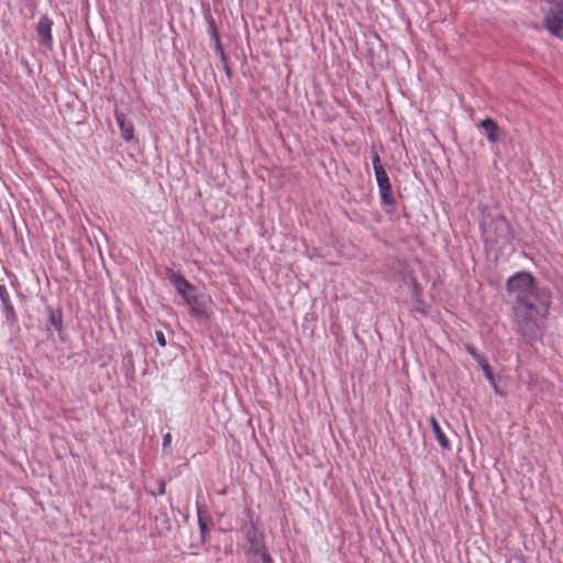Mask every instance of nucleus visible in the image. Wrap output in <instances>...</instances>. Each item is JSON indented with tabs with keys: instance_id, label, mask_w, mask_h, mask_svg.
Wrapping results in <instances>:
<instances>
[{
	"instance_id": "obj_24",
	"label": "nucleus",
	"mask_w": 563,
	"mask_h": 563,
	"mask_svg": "<svg viewBox=\"0 0 563 563\" xmlns=\"http://www.w3.org/2000/svg\"><path fill=\"white\" fill-rule=\"evenodd\" d=\"M221 62H222L223 69H224V73H225L227 77L229 79H231L232 76H233V71H232V68L230 67V63H229L228 56H225V59H221Z\"/></svg>"
},
{
	"instance_id": "obj_23",
	"label": "nucleus",
	"mask_w": 563,
	"mask_h": 563,
	"mask_svg": "<svg viewBox=\"0 0 563 563\" xmlns=\"http://www.w3.org/2000/svg\"><path fill=\"white\" fill-rule=\"evenodd\" d=\"M214 48H216L217 54H219L220 59H225L227 54L223 49L220 38H216Z\"/></svg>"
},
{
	"instance_id": "obj_1",
	"label": "nucleus",
	"mask_w": 563,
	"mask_h": 563,
	"mask_svg": "<svg viewBox=\"0 0 563 563\" xmlns=\"http://www.w3.org/2000/svg\"><path fill=\"white\" fill-rule=\"evenodd\" d=\"M539 300L514 302V330L527 344L541 341L545 330L552 296L542 292Z\"/></svg>"
},
{
	"instance_id": "obj_25",
	"label": "nucleus",
	"mask_w": 563,
	"mask_h": 563,
	"mask_svg": "<svg viewBox=\"0 0 563 563\" xmlns=\"http://www.w3.org/2000/svg\"><path fill=\"white\" fill-rule=\"evenodd\" d=\"M155 339H156V342L162 346V347H165L167 342H166V338H165V334L163 333V331L161 330H157L155 332Z\"/></svg>"
},
{
	"instance_id": "obj_22",
	"label": "nucleus",
	"mask_w": 563,
	"mask_h": 563,
	"mask_svg": "<svg viewBox=\"0 0 563 563\" xmlns=\"http://www.w3.org/2000/svg\"><path fill=\"white\" fill-rule=\"evenodd\" d=\"M157 484H158V490H157L156 493H155V492H151V494H152L153 496H157V495L162 496V495H164V494H165V492H166V482H165V479H164V478H159V479L157 481Z\"/></svg>"
},
{
	"instance_id": "obj_11",
	"label": "nucleus",
	"mask_w": 563,
	"mask_h": 563,
	"mask_svg": "<svg viewBox=\"0 0 563 563\" xmlns=\"http://www.w3.org/2000/svg\"><path fill=\"white\" fill-rule=\"evenodd\" d=\"M114 115L121 131V136L125 142H132L135 139L133 122L126 119L124 113L119 112L118 110H115Z\"/></svg>"
},
{
	"instance_id": "obj_9",
	"label": "nucleus",
	"mask_w": 563,
	"mask_h": 563,
	"mask_svg": "<svg viewBox=\"0 0 563 563\" xmlns=\"http://www.w3.org/2000/svg\"><path fill=\"white\" fill-rule=\"evenodd\" d=\"M0 300L2 303V310L5 316V322L10 327H13L18 322V316L4 285H0Z\"/></svg>"
},
{
	"instance_id": "obj_21",
	"label": "nucleus",
	"mask_w": 563,
	"mask_h": 563,
	"mask_svg": "<svg viewBox=\"0 0 563 563\" xmlns=\"http://www.w3.org/2000/svg\"><path fill=\"white\" fill-rule=\"evenodd\" d=\"M372 163L374 172H378L380 169H384V166L382 165L380 157L377 153V151L372 150Z\"/></svg>"
},
{
	"instance_id": "obj_4",
	"label": "nucleus",
	"mask_w": 563,
	"mask_h": 563,
	"mask_svg": "<svg viewBox=\"0 0 563 563\" xmlns=\"http://www.w3.org/2000/svg\"><path fill=\"white\" fill-rule=\"evenodd\" d=\"M246 515L249 517V520L242 525L241 531L243 532L244 537L251 544V548L249 549L247 554H252L253 556H256L257 553L265 551L266 548H265V544L263 541V534L258 533L256 530V526L253 520L252 511L250 509H247Z\"/></svg>"
},
{
	"instance_id": "obj_16",
	"label": "nucleus",
	"mask_w": 563,
	"mask_h": 563,
	"mask_svg": "<svg viewBox=\"0 0 563 563\" xmlns=\"http://www.w3.org/2000/svg\"><path fill=\"white\" fill-rule=\"evenodd\" d=\"M481 368L483 369V373L486 377V379L489 382V384L492 385L493 389L495 390L496 394L498 395H504L503 391H500L497 383H496V378H495V375L492 371V367L488 363H485V364H482Z\"/></svg>"
},
{
	"instance_id": "obj_6",
	"label": "nucleus",
	"mask_w": 563,
	"mask_h": 563,
	"mask_svg": "<svg viewBox=\"0 0 563 563\" xmlns=\"http://www.w3.org/2000/svg\"><path fill=\"white\" fill-rule=\"evenodd\" d=\"M210 302L211 299L208 296L197 291L190 298H186V303L190 308V314L202 320H209L211 317Z\"/></svg>"
},
{
	"instance_id": "obj_15",
	"label": "nucleus",
	"mask_w": 563,
	"mask_h": 563,
	"mask_svg": "<svg viewBox=\"0 0 563 563\" xmlns=\"http://www.w3.org/2000/svg\"><path fill=\"white\" fill-rule=\"evenodd\" d=\"M430 426H431V429H432L440 446L444 450H450L451 443H450L448 437L442 431V429L434 416L430 417Z\"/></svg>"
},
{
	"instance_id": "obj_5",
	"label": "nucleus",
	"mask_w": 563,
	"mask_h": 563,
	"mask_svg": "<svg viewBox=\"0 0 563 563\" xmlns=\"http://www.w3.org/2000/svg\"><path fill=\"white\" fill-rule=\"evenodd\" d=\"M375 177L379 190V198L382 205L390 207V210L394 211L396 206V199L393 192L391 184L387 172L385 170V168L375 172Z\"/></svg>"
},
{
	"instance_id": "obj_2",
	"label": "nucleus",
	"mask_w": 563,
	"mask_h": 563,
	"mask_svg": "<svg viewBox=\"0 0 563 563\" xmlns=\"http://www.w3.org/2000/svg\"><path fill=\"white\" fill-rule=\"evenodd\" d=\"M483 241L486 247L490 250L501 251L506 246L510 245L515 239L514 231L508 220L497 214L495 217L487 216L481 222Z\"/></svg>"
},
{
	"instance_id": "obj_3",
	"label": "nucleus",
	"mask_w": 563,
	"mask_h": 563,
	"mask_svg": "<svg viewBox=\"0 0 563 563\" xmlns=\"http://www.w3.org/2000/svg\"><path fill=\"white\" fill-rule=\"evenodd\" d=\"M506 291L515 296L514 302L539 300L541 291L552 296L549 287L539 285L536 277L526 271L517 272L507 279Z\"/></svg>"
},
{
	"instance_id": "obj_13",
	"label": "nucleus",
	"mask_w": 563,
	"mask_h": 563,
	"mask_svg": "<svg viewBox=\"0 0 563 563\" xmlns=\"http://www.w3.org/2000/svg\"><path fill=\"white\" fill-rule=\"evenodd\" d=\"M197 515L201 540L205 542L206 537L209 534V526L212 523V518L206 506L200 505L199 503H197Z\"/></svg>"
},
{
	"instance_id": "obj_19",
	"label": "nucleus",
	"mask_w": 563,
	"mask_h": 563,
	"mask_svg": "<svg viewBox=\"0 0 563 563\" xmlns=\"http://www.w3.org/2000/svg\"><path fill=\"white\" fill-rule=\"evenodd\" d=\"M252 563H274V560L271 556V554L268 553V551L265 550V551L257 553L256 556H253Z\"/></svg>"
},
{
	"instance_id": "obj_8",
	"label": "nucleus",
	"mask_w": 563,
	"mask_h": 563,
	"mask_svg": "<svg viewBox=\"0 0 563 563\" xmlns=\"http://www.w3.org/2000/svg\"><path fill=\"white\" fill-rule=\"evenodd\" d=\"M53 20L47 15H42L40 18V21L35 25L36 34L38 37V44L48 49L53 47Z\"/></svg>"
},
{
	"instance_id": "obj_17",
	"label": "nucleus",
	"mask_w": 563,
	"mask_h": 563,
	"mask_svg": "<svg viewBox=\"0 0 563 563\" xmlns=\"http://www.w3.org/2000/svg\"><path fill=\"white\" fill-rule=\"evenodd\" d=\"M205 18H206V21L208 23V33L210 34L211 38L214 42L216 38H220V34L218 32V27H217L214 18L212 16V14L210 12H208L205 15Z\"/></svg>"
},
{
	"instance_id": "obj_12",
	"label": "nucleus",
	"mask_w": 563,
	"mask_h": 563,
	"mask_svg": "<svg viewBox=\"0 0 563 563\" xmlns=\"http://www.w3.org/2000/svg\"><path fill=\"white\" fill-rule=\"evenodd\" d=\"M478 126L483 129L489 143H497L500 140V128L494 119L487 117L479 122Z\"/></svg>"
},
{
	"instance_id": "obj_18",
	"label": "nucleus",
	"mask_w": 563,
	"mask_h": 563,
	"mask_svg": "<svg viewBox=\"0 0 563 563\" xmlns=\"http://www.w3.org/2000/svg\"><path fill=\"white\" fill-rule=\"evenodd\" d=\"M122 365L126 371H134V357L132 351L128 350L122 356Z\"/></svg>"
},
{
	"instance_id": "obj_14",
	"label": "nucleus",
	"mask_w": 563,
	"mask_h": 563,
	"mask_svg": "<svg viewBox=\"0 0 563 563\" xmlns=\"http://www.w3.org/2000/svg\"><path fill=\"white\" fill-rule=\"evenodd\" d=\"M47 323L51 324L58 333L63 330V311L59 307L54 308L46 306Z\"/></svg>"
},
{
	"instance_id": "obj_10",
	"label": "nucleus",
	"mask_w": 563,
	"mask_h": 563,
	"mask_svg": "<svg viewBox=\"0 0 563 563\" xmlns=\"http://www.w3.org/2000/svg\"><path fill=\"white\" fill-rule=\"evenodd\" d=\"M410 292L413 301L415 311L421 314H427L426 302L422 299V287L420 286L416 277H411L410 279Z\"/></svg>"
},
{
	"instance_id": "obj_7",
	"label": "nucleus",
	"mask_w": 563,
	"mask_h": 563,
	"mask_svg": "<svg viewBox=\"0 0 563 563\" xmlns=\"http://www.w3.org/2000/svg\"><path fill=\"white\" fill-rule=\"evenodd\" d=\"M165 276L185 301L186 298H190V296L197 291L196 286L190 284L180 272H175L173 268H166Z\"/></svg>"
},
{
	"instance_id": "obj_20",
	"label": "nucleus",
	"mask_w": 563,
	"mask_h": 563,
	"mask_svg": "<svg viewBox=\"0 0 563 563\" xmlns=\"http://www.w3.org/2000/svg\"><path fill=\"white\" fill-rule=\"evenodd\" d=\"M465 349L467 353H470L472 357L478 363L479 366H482V364L487 363L485 357L477 353L476 349L473 345L467 344Z\"/></svg>"
},
{
	"instance_id": "obj_26",
	"label": "nucleus",
	"mask_w": 563,
	"mask_h": 563,
	"mask_svg": "<svg viewBox=\"0 0 563 563\" xmlns=\"http://www.w3.org/2000/svg\"><path fill=\"white\" fill-rule=\"evenodd\" d=\"M172 442V435L170 433H166L164 437H163V446L164 449L167 448Z\"/></svg>"
}]
</instances>
